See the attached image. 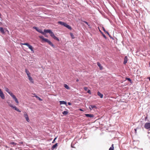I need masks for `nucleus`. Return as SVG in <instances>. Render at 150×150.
<instances>
[{
  "label": "nucleus",
  "instance_id": "1",
  "mask_svg": "<svg viewBox=\"0 0 150 150\" xmlns=\"http://www.w3.org/2000/svg\"><path fill=\"white\" fill-rule=\"evenodd\" d=\"M33 28L36 30L38 32L41 33L42 34L45 35V33L44 32H43L42 30L41 29H39L38 28L36 27H33Z\"/></svg>",
  "mask_w": 150,
  "mask_h": 150
},
{
  "label": "nucleus",
  "instance_id": "2",
  "mask_svg": "<svg viewBox=\"0 0 150 150\" xmlns=\"http://www.w3.org/2000/svg\"><path fill=\"white\" fill-rule=\"evenodd\" d=\"M144 127L145 129L150 130V123L147 122L145 123Z\"/></svg>",
  "mask_w": 150,
  "mask_h": 150
},
{
  "label": "nucleus",
  "instance_id": "3",
  "mask_svg": "<svg viewBox=\"0 0 150 150\" xmlns=\"http://www.w3.org/2000/svg\"><path fill=\"white\" fill-rule=\"evenodd\" d=\"M24 116L25 117L26 120L28 122H29L30 121V120L28 117V116L27 115V114L26 112H25L24 113Z\"/></svg>",
  "mask_w": 150,
  "mask_h": 150
},
{
  "label": "nucleus",
  "instance_id": "4",
  "mask_svg": "<svg viewBox=\"0 0 150 150\" xmlns=\"http://www.w3.org/2000/svg\"><path fill=\"white\" fill-rule=\"evenodd\" d=\"M45 42H47L49 45H51V46L53 47H54V45L48 39L46 40Z\"/></svg>",
  "mask_w": 150,
  "mask_h": 150
},
{
  "label": "nucleus",
  "instance_id": "5",
  "mask_svg": "<svg viewBox=\"0 0 150 150\" xmlns=\"http://www.w3.org/2000/svg\"><path fill=\"white\" fill-rule=\"evenodd\" d=\"M0 96L1 98L3 99H4L5 98V96L4 95L1 91V89H0Z\"/></svg>",
  "mask_w": 150,
  "mask_h": 150
},
{
  "label": "nucleus",
  "instance_id": "6",
  "mask_svg": "<svg viewBox=\"0 0 150 150\" xmlns=\"http://www.w3.org/2000/svg\"><path fill=\"white\" fill-rule=\"evenodd\" d=\"M44 32L45 33H49L50 35L52 33V32L50 30H46L45 29L44 30Z\"/></svg>",
  "mask_w": 150,
  "mask_h": 150
},
{
  "label": "nucleus",
  "instance_id": "7",
  "mask_svg": "<svg viewBox=\"0 0 150 150\" xmlns=\"http://www.w3.org/2000/svg\"><path fill=\"white\" fill-rule=\"evenodd\" d=\"M85 115L87 117H89L90 118H92L94 117V115L92 114H85Z\"/></svg>",
  "mask_w": 150,
  "mask_h": 150
},
{
  "label": "nucleus",
  "instance_id": "8",
  "mask_svg": "<svg viewBox=\"0 0 150 150\" xmlns=\"http://www.w3.org/2000/svg\"><path fill=\"white\" fill-rule=\"evenodd\" d=\"M58 23L59 24L61 25H63L64 26L66 23L64 22H62L61 21H59L58 22Z\"/></svg>",
  "mask_w": 150,
  "mask_h": 150
},
{
  "label": "nucleus",
  "instance_id": "9",
  "mask_svg": "<svg viewBox=\"0 0 150 150\" xmlns=\"http://www.w3.org/2000/svg\"><path fill=\"white\" fill-rule=\"evenodd\" d=\"M64 27L67 28L69 29L70 30H71L72 29L71 27L69 25H68L67 23H66Z\"/></svg>",
  "mask_w": 150,
  "mask_h": 150
},
{
  "label": "nucleus",
  "instance_id": "10",
  "mask_svg": "<svg viewBox=\"0 0 150 150\" xmlns=\"http://www.w3.org/2000/svg\"><path fill=\"white\" fill-rule=\"evenodd\" d=\"M13 109H14L15 110H16V111L19 112H21V111L19 109H18L16 106H13V107H12Z\"/></svg>",
  "mask_w": 150,
  "mask_h": 150
},
{
  "label": "nucleus",
  "instance_id": "11",
  "mask_svg": "<svg viewBox=\"0 0 150 150\" xmlns=\"http://www.w3.org/2000/svg\"><path fill=\"white\" fill-rule=\"evenodd\" d=\"M94 108H95L96 109L97 108L96 106L94 105H90L89 106V108L91 110L93 109Z\"/></svg>",
  "mask_w": 150,
  "mask_h": 150
},
{
  "label": "nucleus",
  "instance_id": "12",
  "mask_svg": "<svg viewBox=\"0 0 150 150\" xmlns=\"http://www.w3.org/2000/svg\"><path fill=\"white\" fill-rule=\"evenodd\" d=\"M57 143L52 146L51 148V149L52 150H53L54 149L56 148V147H57Z\"/></svg>",
  "mask_w": 150,
  "mask_h": 150
},
{
  "label": "nucleus",
  "instance_id": "13",
  "mask_svg": "<svg viewBox=\"0 0 150 150\" xmlns=\"http://www.w3.org/2000/svg\"><path fill=\"white\" fill-rule=\"evenodd\" d=\"M12 98L14 100H15L16 102L17 103H18L19 102H18V99H17L16 98V97L15 96V95H14V96H13V97H12Z\"/></svg>",
  "mask_w": 150,
  "mask_h": 150
},
{
  "label": "nucleus",
  "instance_id": "14",
  "mask_svg": "<svg viewBox=\"0 0 150 150\" xmlns=\"http://www.w3.org/2000/svg\"><path fill=\"white\" fill-rule=\"evenodd\" d=\"M97 94L98 96L101 98H103V95L101 93H100L99 91H98L97 93Z\"/></svg>",
  "mask_w": 150,
  "mask_h": 150
},
{
  "label": "nucleus",
  "instance_id": "15",
  "mask_svg": "<svg viewBox=\"0 0 150 150\" xmlns=\"http://www.w3.org/2000/svg\"><path fill=\"white\" fill-rule=\"evenodd\" d=\"M128 59L127 57L126 56L124 58V64H125L127 62Z\"/></svg>",
  "mask_w": 150,
  "mask_h": 150
},
{
  "label": "nucleus",
  "instance_id": "16",
  "mask_svg": "<svg viewBox=\"0 0 150 150\" xmlns=\"http://www.w3.org/2000/svg\"><path fill=\"white\" fill-rule=\"evenodd\" d=\"M59 103L60 105L65 104L66 105L67 103L66 101H59Z\"/></svg>",
  "mask_w": 150,
  "mask_h": 150
},
{
  "label": "nucleus",
  "instance_id": "17",
  "mask_svg": "<svg viewBox=\"0 0 150 150\" xmlns=\"http://www.w3.org/2000/svg\"><path fill=\"white\" fill-rule=\"evenodd\" d=\"M28 48L30 50L33 52H34V50H33L32 46L30 45L28 46Z\"/></svg>",
  "mask_w": 150,
  "mask_h": 150
},
{
  "label": "nucleus",
  "instance_id": "18",
  "mask_svg": "<svg viewBox=\"0 0 150 150\" xmlns=\"http://www.w3.org/2000/svg\"><path fill=\"white\" fill-rule=\"evenodd\" d=\"M98 66L99 67L100 69L102 70L103 69V67L101 66V64L98 62L97 63Z\"/></svg>",
  "mask_w": 150,
  "mask_h": 150
},
{
  "label": "nucleus",
  "instance_id": "19",
  "mask_svg": "<svg viewBox=\"0 0 150 150\" xmlns=\"http://www.w3.org/2000/svg\"><path fill=\"white\" fill-rule=\"evenodd\" d=\"M39 37L40 39H42L43 41H44L45 42L46 41V40L47 39L44 38V37L42 36H39Z\"/></svg>",
  "mask_w": 150,
  "mask_h": 150
},
{
  "label": "nucleus",
  "instance_id": "20",
  "mask_svg": "<svg viewBox=\"0 0 150 150\" xmlns=\"http://www.w3.org/2000/svg\"><path fill=\"white\" fill-rule=\"evenodd\" d=\"M28 79L32 83H34V81H33V79L31 76L28 77Z\"/></svg>",
  "mask_w": 150,
  "mask_h": 150
},
{
  "label": "nucleus",
  "instance_id": "21",
  "mask_svg": "<svg viewBox=\"0 0 150 150\" xmlns=\"http://www.w3.org/2000/svg\"><path fill=\"white\" fill-rule=\"evenodd\" d=\"M52 38L54 40H55L58 41H59V39L55 36V35H54Z\"/></svg>",
  "mask_w": 150,
  "mask_h": 150
},
{
  "label": "nucleus",
  "instance_id": "22",
  "mask_svg": "<svg viewBox=\"0 0 150 150\" xmlns=\"http://www.w3.org/2000/svg\"><path fill=\"white\" fill-rule=\"evenodd\" d=\"M0 31H1V33H4V29L2 27L0 28Z\"/></svg>",
  "mask_w": 150,
  "mask_h": 150
},
{
  "label": "nucleus",
  "instance_id": "23",
  "mask_svg": "<svg viewBox=\"0 0 150 150\" xmlns=\"http://www.w3.org/2000/svg\"><path fill=\"white\" fill-rule=\"evenodd\" d=\"M64 87L66 89H69L70 88L66 84H64Z\"/></svg>",
  "mask_w": 150,
  "mask_h": 150
},
{
  "label": "nucleus",
  "instance_id": "24",
  "mask_svg": "<svg viewBox=\"0 0 150 150\" xmlns=\"http://www.w3.org/2000/svg\"><path fill=\"white\" fill-rule=\"evenodd\" d=\"M114 149L113 144H112L111 146L109 148V150H114Z\"/></svg>",
  "mask_w": 150,
  "mask_h": 150
},
{
  "label": "nucleus",
  "instance_id": "25",
  "mask_svg": "<svg viewBox=\"0 0 150 150\" xmlns=\"http://www.w3.org/2000/svg\"><path fill=\"white\" fill-rule=\"evenodd\" d=\"M68 113V112L67 111H64L63 112H62V114L64 115H67Z\"/></svg>",
  "mask_w": 150,
  "mask_h": 150
},
{
  "label": "nucleus",
  "instance_id": "26",
  "mask_svg": "<svg viewBox=\"0 0 150 150\" xmlns=\"http://www.w3.org/2000/svg\"><path fill=\"white\" fill-rule=\"evenodd\" d=\"M8 93L12 97H13V96H14V95L10 91Z\"/></svg>",
  "mask_w": 150,
  "mask_h": 150
},
{
  "label": "nucleus",
  "instance_id": "27",
  "mask_svg": "<svg viewBox=\"0 0 150 150\" xmlns=\"http://www.w3.org/2000/svg\"><path fill=\"white\" fill-rule=\"evenodd\" d=\"M70 36H71V38L73 39L75 37H74V35H73V34L72 33H70Z\"/></svg>",
  "mask_w": 150,
  "mask_h": 150
},
{
  "label": "nucleus",
  "instance_id": "28",
  "mask_svg": "<svg viewBox=\"0 0 150 150\" xmlns=\"http://www.w3.org/2000/svg\"><path fill=\"white\" fill-rule=\"evenodd\" d=\"M40 101H41L42 100V99H41V98H40L39 97H38V96H35Z\"/></svg>",
  "mask_w": 150,
  "mask_h": 150
},
{
  "label": "nucleus",
  "instance_id": "29",
  "mask_svg": "<svg viewBox=\"0 0 150 150\" xmlns=\"http://www.w3.org/2000/svg\"><path fill=\"white\" fill-rule=\"evenodd\" d=\"M25 72L27 74H29L30 73L29 72V71H28V70L26 69H25Z\"/></svg>",
  "mask_w": 150,
  "mask_h": 150
},
{
  "label": "nucleus",
  "instance_id": "30",
  "mask_svg": "<svg viewBox=\"0 0 150 150\" xmlns=\"http://www.w3.org/2000/svg\"><path fill=\"white\" fill-rule=\"evenodd\" d=\"M22 44L23 45H26L28 47V46L30 45L28 43H23Z\"/></svg>",
  "mask_w": 150,
  "mask_h": 150
},
{
  "label": "nucleus",
  "instance_id": "31",
  "mask_svg": "<svg viewBox=\"0 0 150 150\" xmlns=\"http://www.w3.org/2000/svg\"><path fill=\"white\" fill-rule=\"evenodd\" d=\"M82 21L84 23H85L87 25H88V26L89 27L90 26V25L88 23L85 21Z\"/></svg>",
  "mask_w": 150,
  "mask_h": 150
},
{
  "label": "nucleus",
  "instance_id": "32",
  "mask_svg": "<svg viewBox=\"0 0 150 150\" xmlns=\"http://www.w3.org/2000/svg\"><path fill=\"white\" fill-rule=\"evenodd\" d=\"M5 91L7 92L8 93L10 91L9 89L7 88H5Z\"/></svg>",
  "mask_w": 150,
  "mask_h": 150
},
{
  "label": "nucleus",
  "instance_id": "33",
  "mask_svg": "<svg viewBox=\"0 0 150 150\" xmlns=\"http://www.w3.org/2000/svg\"><path fill=\"white\" fill-rule=\"evenodd\" d=\"M11 144H12V145H16V143L14 142H11Z\"/></svg>",
  "mask_w": 150,
  "mask_h": 150
},
{
  "label": "nucleus",
  "instance_id": "34",
  "mask_svg": "<svg viewBox=\"0 0 150 150\" xmlns=\"http://www.w3.org/2000/svg\"><path fill=\"white\" fill-rule=\"evenodd\" d=\"M54 35V33H53V32L52 33H51V34H50V35L52 37Z\"/></svg>",
  "mask_w": 150,
  "mask_h": 150
},
{
  "label": "nucleus",
  "instance_id": "35",
  "mask_svg": "<svg viewBox=\"0 0 150 150\" xmlns=\"http://www.w3.org/2000/svg\"><path fill=\"white\" fill-rule=\"evenodd\" d=\"M8 103V105L10 106L12 108V107H13V105H12L11 104V103Z\"/></svg>",
  "mask_w": 150,
  "mask_h": 150
},
{
  "label": "nucleus",
  "instance_id": "36",
  "mask_svg": "<svg viewBox=\"0 0 150 150\" xmlns=\"http://www.w3.org/2000/svg\"><path fill=\"white\" fill-rule=\"evenodd\" d=\"M84 90L85 91H87V90H88V88L87 87H84L83 88Z\"/></svg>",
  "mask_w": 150,
  "mask_h": 150
},
{
  "label": "nucleus",
  "instance_id": "37",
  "mask_svg": "<svg viewBox=\"0 0 150 150\" xmlns=\"http://www.w3.org/2000/svg\"><path fill=\"white\" fill-rule=\"evenodd\" d=\"M126 79L128 80V81H129L131 83V80L130 79L127 78Z\"/></svg>",
  "mask_w": 150,
  "mask_h": 150
},
{
  "label": "nucleus",
  "instance_id": "38",
  "mask_svg": "<svg viewBox=\"0 0 150 150\" xmlns=\"http://www.w3.org/2000/svg\"><path fill=\"white\" fill-rule=\"evenodd\" d=\"M87 92L89 93L90 94H91V91L90 90H88V91H87Z\"/></svg>",
  "mask_w": 150,
  "mask_h": 150
},
{
  "label": "nucleus",
  "instance_id": "39",
  "mask_svg": "<svg viewBox=\"0 0 150 150\" xmlns=\"http://www.w3.org/2000/svg\"><path fill=\"white\" fill-rule=\"evenodd\" d=\"M27 76H28V78L31 76L30 75V73L27 74Z\"/></svg>",
  "mask_w": 150,
  "mask_h": 150
},
{
  "label": "nucleus",
  "instance_id": "40",
  "mask_svg": "<svg viewBox=\"0 0 150 150\" xmlns=\"http://www.w3.org/2000/svg\"><path fill=\"white\" fill-rule=\"evenodd\" d=\"M56 139H57V137H56L54 138V140H53V142H52V143H53L54 142L55 140Z\"/></svg>",
  "mask_w": 150,
  "mask_h": 150
},
{
  "label": "nucleus",
  "instance_id": "41",
  "mask_svg": "<svg viewBox=\"0 0 150 150\" xmlns=\"http://www.w3.org/2000/svg\"><path fill=\"white\" fill-rule=\"evenodd\" d=\"M68 104L69 105H71V104L70 102H68Z\"/></svg>",
  "mask_w": 150,
  "mask_h": 150
},
{
  "label": "nucleus",
  "instance_id": "42",
  "mask_svg": "<svg viewBox=\"0 0 150 150\" xmlns=\"http://www.w3.org/2000/svg\"><path fill=\"white\" fill-rule=\"evenodd\" d=\"M103 30L105 32V28H104L103 27Z\"/></svg>",
  "mask_w": 150,
  "mask_h": 150
},
{
  "label": "nucleus",
  "instance_id": "43",
  "mask_svg": "<svg viewBox=\"0 0 150 150\" xmlns=\"http://www.w3.org/2000/svg\"><path fill=\"white\" fill-rule=\"evenodd\" d=\"M134 130H135V133H137V131H136L137 130H136V129H134Z\"/></svg>",
  "mask_w": 150,
  "mask_h": 150
},
{
  "label": "nucleus",
  "instance_id": "44",
  "mask_svg": "<svg viewBox=\"0 0 150 150\" xmlns=\"http://www.w3.org/2000/svg\"><path fill=\"white\" fill-rule=\"evenodd\" d=\"M106 33L110 36L109 33L108 32H107Z\"/></svg>",
  "mask_w": 150,
  "mask_h": 150
},
{
  "label": "nucleus",
  "instance_id": "45",
  "mask_svg": "<svg viewBox=\"0 0 150 150\" xmlns=\"http://www.w3.org/2000/svg\"><path fill=\"white\" fill-rule=\"evenodd\" d=\"M79 81V79H76V81H77V82H78V81Z\"/></svg>",
  "mask_w": 150,
  "mask_h": 150
},
{
  "label": "nucleus",
  "instance_id": "46",
  "mask_svg": "<svg viewBox=\"0 0 150 150\" xmlns=\"http://www.w3.org/2000/svg\"><path fill=\"white\" fill-rule=\"evenodd\" d=\"M80 111H83L82 110V109H80Z\"/></svg>",
  "mask_w": 150,
  "mask_h": 150
},
{
  "label": "nucleus",
  "instance_id": "47",
  "mask_svg": "<svg viewBox=\"0 0 150 150\" xmlns=\"http://www.w3.org/2000/svg\"><path fill=\"white\" fill-rule=\"evenodd\" d=\"M148 79H149V80L150 81V77L148 78Z\"/></svg>",
  "mask_w": 150,
  "mask_h": 150
},
{
  "label": "nucleus",
  "instance_id": "48",
  "mask_svg": "<svg viewBox=\"0 0 150 150\" xmlns=\"http://www.w3.org/2000/svg\"><path fill=\"white\" fill-rule=\"evenodd\" d=\"M103 36H104V38H106V36H105V35H103Z\"/></svg>",
  "mask_w": 150,
  "mask_h": 150
},
{
  "label": "nucleus",
  "instance_id": "49",
  "mask_svg": "<svg viewBox=\"0 0 150 150\" xmlns=\"http://www.w3.org/2000/svg\"><path fill=\"white\" fill-rule=\"evenodd\" d=\"M104 32L106 33H107V31H106L105 30Z\"/></svg>",
  "mask_w": 150,
  "mask_h": 150
},
{
  "label": "nucleus",
  "instance_id": "50",
  "mask_svg": "<svg viewBox=\"0 0 150 150\" xmlns=\"http://www.w3.org/2000/svg\"><path fill=\"white\" fill-rule=\"evenodd\" d=\"M45 37H46L47 35H45H45H44Z\"/></svg>",
  "mask_w": 150,
  "mask_h": 150
},
{
  "label": "nucleus",
  "instance_id": "51",
  "mask_svg": "<svg viewBox=\"0 0 150 150\" xmlns=\"http://www.w3.org/2000/svg\"><path fill=\"white\" fill-rule=\"evenodd\" d=\"M147 118V117H146V118H145V119H146Z\"/></svg>",
  "mask_w": 150,
  "mask_h": 150
},
{
  "label": "nucleus",
  "instance_id": "52",
  "mask_svg": "<svg viewBox=\"0 0 150 150\" xmlns=\"http://www.w3.org/2000/svg\"><path fill=\"white\" fill-rule=\"evenodd\" d=\"M0 23H1V22H0Z\"/></svg>",
  "mask_w": 150,
  "mask_h": 150
}]
</instances>
